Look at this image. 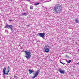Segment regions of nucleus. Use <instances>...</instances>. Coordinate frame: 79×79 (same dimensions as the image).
Instances as JSON below:
<instances>
[{"label": "nucleus", "instance_id": "aec40b11", "mask_svg": "<svg viewBox=\"0 0 79 79\" xmlns=\"http://www.w3.org/2000/svg\"><path fill=\"white\" fill-rule=\"evenodd\" d=\"M27 1H28V2H30V0H26Z\"/></svg>", "mask_w": 79, "mask_h": 79}, {"label": "nucleus", "instance_id": "6ab92c4d", "mask_svg": "<svg viewBox=\"0 0 79 79\" xmlns=\"http://www.w3.org/2000/svg\"><path fill=\"white\" fill-rule=\"evenodd\" d=\"M7 69H10V66H8L7 67Z\"/></svg>", "mask_w": 79, "mask_h": 79}, {"label": "nucleus", "instance_id": "4be33fe9", "mask_svg": "<svg viewBox=\"0 0 79 79\" xmlns=\"http://www.w3.org/2000/svg\"><path fill=\"white\" fill-rule=\"evenodd\" d=\"M13 0H11V1H13Z\"/></svg>", "mask_w": 79, "mask_h": 79}, {"label": "nucleus", "instance_id": "6e6552de", "mask_svg": "<svg viewBox=\"0 0 79 79\" xmlns=\"http://www.w3.org/2000/svg\"><path fill=\"white\" fill-rule=\"evenodd\" d=\"M50 52V49L48 48H46L45 52V53H48V52Z\"/></svg>", "mask_w": 79, "mask_h": 79}, {"label": "nucleus", "instance_id": "f3484780", "mask_svg": "<svg viewBox=\"0 0 79 79\" xmlns=\"http://www.w3.org/2000/svg\"><path fill=\"white\" fill-rule=\"evenodd\" d=\"M30 9H33V6H31L30 7Z\"/></svg>", "mask_w": 79, "mask_h": 79}, {"label": "nucleus", "instance_id": "0eeeda50", "mask_svg": "<svg viewBox=\"0 0 79 79\" xmlns=\"http://www.w3.org/2000/svg\"><path fill=\"white\" fill-rule=\"evenodd\" d=\"M47 0H40V1L42 3H45V2H50V1H47Z\"/></svg>", "mask_w": 79, "mask_h": 79}, {"label": "nucleus", "instance_id": "2eb2a0df", "mask_svg": "<svg viewBox=\"0 0 79 79\" xmlns=\"http://www.w3.org/2000/svg\"><path fill=\"white\" fill-rule=\"evenodd\" d=\"M39 4V2H36L35 3V5H38Z\"/></svg>", "mask_w": 79, "mask_h": 79}, {"label": "nucleus", "instance_id": "4468645a", "mask_svg": "<svg viewBox=\"0 0 79 79\" xmlns=\"http://www.w3.org/2000/svg\"><path fill=\"white\" fill-rule=\"evenodd\" d=\"M71 62V60H69V61H67L68 63H70V62Z\"/></svg>", "mask_w": 79, "mask_h": 79}, {"label": "nucleus", "instance_id": "ddd939ff", "mask_svg": "<svg viewBox=\"0 0 79 79\" xmlns=\"http://www.w3.org/2000/svg\"><path fill=\"white\" fill-rule=\"evenodd\" d=\"M5 28H8L9 29V27H8V24H7L6 26L5 27Z\"/></svg>", "mask_w": 79, "mask_h": 79}, {"label": "nucleus", "instance_id": "dca6fc26", "mask_svg": "<svg viewBox=\"0 0 79 79\" xmlns=\"http://www.w3.org/2000/svg\"><path fill=\"white\" fill-rule=\"evenodd\" d=\"M60 63H61V64H63L64 65V64H65V63H63V62H61V61H60Z\"/></svg>", "mask_w": 79, "mask_h": 79}, {"label": "nucleus", "instance_id": "39448f33", "mask_svg": "<svg viewBox=\"0 0 79 79\" xmlns=\"http://www.w3.org/2000/svg\"><path fill=\"white\" fill-rule=\"evenodd\" d=\"M59 71L60 72L61 74H64L65 71L64 70L62 69H59Z\"/></svg>", "mask_w": 79, "mask_h": 79}, {"label": "nucleus", "instance_id": "9d476101", "mask_svg": "<svg viewBox=\"0 0 79 79\" xmlns=\"http://www.w3.org/2000/svg\"><path fill=\"white\" fill-rule=\"evenodd\" d=\"M75 21L76 23H79V21L78 20V19L77 18L75 19Z\"/></svg>", "mask_w": 79, "mask_h": 79}, {"label": "nucleus", "instance_id": "a211bd4d", "mask_svg": "<svg viewBox=\"0 0 79 79\" xmlns=\"http://www.w3.org/2000/svg\"><path fill=\"white\" fill-rule=\"evenodd\" d=\"M9 21H10V22H11V21H12V20H10V19H9Z\"/></svg>", "mask_w": 79, "mask_h": 79}, {"label": "nucleus", "instance_id": "9b49d317", "mask_svg": "<svg viewBox=\"0 0 79 79\" xmlns=\"http://www.w3.org/2000/svg\"><path fill=\"white\" fill-rule=\"evenodd\" d=\"M29 74H31L32 73H34V71L32 70H29Z\"/></svg>", "mask_w": 79, "mask_h": 79}, {"label": "nucleus", "instance_id": "1a4fd4ad", "mask_svg": "<svg viewBox=\"0 0 79 79\" xmlns=\"http://www.w3.org/2000/svg\"><path fill=\"white\" fill-rule=\"evenodd\" d=\"M8 27L10 28L11 31H13V26L11 25H9Z\"/></svg>", "mask_w": 79, "mask_h": 79}, {"label": "nucleus", "instance_id": "423d86ee", "mask_svg": "<svg viewBox=\"0 0 79 79\" xmlns=\"http://www.w3.org/2000/svg\"><path fill=\"white\" fill-rule=\"evenodd\" d=\"M39 36L41 37H44V35H45L44 33H40L39 34Z\"/></svg>", "mask_w": 79, "mask_h": 79}, {"label": "nucleus", "instance_id": "5701e85b", "mask_svg": "<svg viewBox=\"0 0 79 79\" xmlns=\"http://www.w3.org/2000/svg\"><path fill=\"white\" fill-rule=\"evenodd\" d=\"M78 63H79V62Z\"/></svg>", "mask_w": 79, "mask_h": 79}, {"label": "nucleus", "instance_id": "7ed1b4c3", "mask_svg": "<svg viewBox=\"0 0 79 79\" xmlns=\"http://www.w3.org/2000/svg\"><path fill=\"white\" fill-rule=\"evenodd\" d=\"M6 70V67H4L3 71V74L5 75V74H6V75H8V73L10 72V70L8 69L7 71L5 73V71Z\"/></svg>", "mask_w": 79, "mask_h": 79}, {"label": "nucleus", "instance_id": "f257e3e1", "mask_svg": "<svg viewBox=\"0 0 79 79\" xmlns=\"http://www.w3.org/2000/svg\"><path fill=\"white\" fill-rule=\"evenodd\" d=\"M52 10L54 13H59L61 11L62 8L61 5L57 4L54 7Z\"/></svg>", "mask_w": 79, "mask_h": 79}, {"label": "nucleus", "instance_id": "412c9836", "mask_svg": "<svg viewBox=\"0 0 79 79\" xmlns=\"http://www.w3.org/2000/svg\"><path fill=\"white\" fill-rule=\"evenodd\" d=\"M15 77H16L15 76Z\"/></svg>", "mask_w": 79, "mask_h": 79}, {"label": "nucleus", "instance_id": "f03ea898", "mask_svg": "<svg viewBox=\"0 0 79 79\" xmlns=\"http://www.w3.org/2000/svg\"><path fill=\"white\" fill-rule=\"evenodd\" d=\"M25 53H26V56L25 57L27 59H29L31 58V52L29 51H25Z\"/></svg>", "mask_w": 79, "mask_h": 79}, {"label": "nucleus", "instance_id": "20e7f679", "mask_svg": "<svg viewBox=\"0 0 79 79\" xmlns=\"http://www.w3.org/2000/svg\"><path fill=\"white\" fill-rule=\"evenodd\" d=\"M39 72H40L39 70H38V71L36 72L35 76L33 77H32V79H34L35 77H37V76L39 75Z\"/></svg>", "mask_w": 79, "mask_h": 79}, {"label": "nucleus", "instance_id": "f8f14e48", "mask_svg": "<svg viewBox=\"0 0 79 79\" xmlns=\"http://www.w3.org/2000/svg\"><path fill=\"white\" fill-rule=\"evenodd\" d=\"M22 16H26V13H24L22 14Z\"/></svg>", "mask_w": 79, "mask_h": 79}]
</instances>
